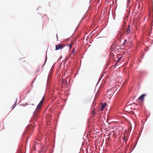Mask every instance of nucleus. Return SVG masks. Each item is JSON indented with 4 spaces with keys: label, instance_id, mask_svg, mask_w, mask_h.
<instances>
[{
    "label": "nucleus",
    "instance_id": "2eb2a0df",
    "mask_svg": "<svg viewBox=\"0 0 153 153\" xmlns=\"http://www.w3.org/2000/svg\"><path fill=\"white\" fill-rule=\"evenodd\" d=\"M126 141H127V140H126L125 141V142H126Z\"/></svg>",
    "mask_w": 153,
    "mask_h": 153
},
{
    "label": "nucleus",
    "instance_id": "423d86ee",
    "mask_svg": "<svg viewBox=\"0 0 153 153\" xmlns=\"http://www.w3.org/2000/svg\"><path fill=\"white\" fill-rule=\"evenodd\" d=\"M115 46L114 45H111V47L110 50L111 51H113L114 50L115 51Z\"/></svg>",
    "mask_w": 153,
    "mask_h": 153
},
{
    "label": "nucleus",
    "instance_id": "4468645a",
    "mask_svg": "<svg viewBox=\"0 0 153 153\" xmlns=\"http://www.w3.org/2000/svg\"><path fill=\"white\" fill-rule=\"evenodd\" d=\"M126 141H127V140H126L125 141V142H126Z\"/></svg>",
    "mask_w": 153,
    "mask_h": 153
},
{
    "label": "nucleus",
    "instance_id": "39448f33",
    "mask_svg": "<svg viewBox=\"0 0 153 153\" xmlns=\"http://www.w3.org/2000/svg\"><path fill=\"white\" fill-rule=\"evenodd\" d=\"M106 103H105L104 104H102L101 106V107H100V110L102 111L106 107Z\"/></svg>",
    "mask_w": 153,
    "mask_h": 153
},
{
    "label": "nucleus",
    "instance_id": "f8f14e48",
    "mask_svg": "<svg viewBox=\"0 0 153 153\" xmlns=\"http://www.w3.org/2000/svg\"><path fill=\"white\" fill-rule=\"evenodd\" d=\"M126 42V40H125L124 41V44H125V43Z\"/></svg>",
    "mask_w": 153,
    "mask_h": 153
},
{
    "label": "nucleus",
    "instance_id": "0eeeda50",
    "mask_svg": "<svg viewBox=\"0 0 153 153\" xmlns=\"http://www.w3.org/2000/svg\"><path fill=\"white\" fill-rule=\"evenodd\" d=\"M133 36H135V35L134 33H131L130 34L129 36V38H130V39L132 38V37Z\"/></svg>",
    "mask_w": 153,
    "mask_h": 153
},
{
    "label": "nucleus",
    "instance_id": "9d476101",
    "mask_svg": "<svg viewBox=\"0 0 153 153\" xmlns=\"http://www.w3.org/2000/svg\"><path fill=\"white\" fill-rule=\"evenodd\" d=\"M96 105V103L94 102H93L92 105V107H94V106H95Z\"/></svg>",
    "mask_w": 153,
    "mask_h": 153
},
{
    "label": "nucleus",
    "instance_id": "7ed1b4c3",
    "mask_svg": "<svg viewBox=\"0 0 153 153\" xmlns=\"http://www.w3.org/2000/svg\"><path fill=\"white\" fill-rule=\"evenodd\" d=\"M132 30V28L131 27V26L130 25H128L126 31L124 32L125 33L127 34H129L131 32V31Z\"/></svg>",
    "mask_w": 153,
    "mask_h": 153
},
{
    "label": "nucleus",
    "instance_id": "ddd939ff",
    "mask_svg": "<svg viewBox=\"0 0 153 153\" xmlns=\"http://www.w3.org/2000/svg\"><path fill=\"white\" fill-rule=\"evenodd\" d=\"M75 49L74 48L73 51V53L75 51Z\"/></svg>",
    "mask_w": 153,
    "mask_h": 153
},
{
    "label": "nucleus",
    "instance_id": "20e7f679",
    "mask_svg": "<svg viewBox=\"0 0 153 153\" xmlns=\"http://www.w3.org/2000/svg\"><path fill=\"white\" fill-rule=\"evenodd\" d=\"M145 94H143L140 96L138 98V99L141 101H143L144 99V97L145 96Z\"/></svg>",
    "mask_w": 153,
    "mask_h": 153
},
{
    "label": "nucleus",
    "instance_id": "6e6552de",
    "mask_svg": "<svg viewBox=\"0 0 153 153\" xmlns=\"http://www.w3.org/2000/svg\"><path fill=\"white\" fill-rule=\"evenodd\" d=\"M118 33H118V36L119 37H121L123 36V34L122 33L120 32H119Z\"/></svg>",
    "mask_w": 153,
    "mask_h": 153
},
{
    "label": "nucleus",
    "instance_id": "dca6fc26",
    "mask_svg": "<svg viewBox=\"0 0 153 153\" xmlns=\"http://www.w3.org/2000/svg\"><path fill=\"white\" fill-rule=\"evenodd\" d=\"M126 141H127V140H126L125 141V142H126Z\"/></svg>",
    "mask_w": 153,
    "mask_h": 153
},
{
    "label": "nucleus",
    "instance_id": "1a4fd4ad",
    "mask_svg": "<svg viewBox=\"0 0 153 153\" xmlns=\"http://www.w3.org/2000/svg\"><path fill=\"white\" fill-rule=\"evenodd\" d=\"M96 113V112H95V109H94L93 111H92L91 112V114H92V115H94Z\"/></svg>",
    "mask_w": 153,
    "mask_h": 153
},
{
    "label": "nucleus",
    "instance_id": "f03ea898",
    "mask_svg": "<svg viewBox=\"0 0 153 153\" xmlns=\"http://www.w3.org/2000/svg\"><path fill=\"white\" fill-rule=\"evenodd\" d=\"M55 47V50L56 51L59 49H62L65 47V45H63L60 44L56 45Z\"/></svg>",
    "mask_w": 153,
    "mask_h": 153
},
{
    "label": "nucleus",
    "instance_id": "9b49d317",
    "mask_svg": "<svg viewBox=\"0 0 153 153\" xmlns=\"http://www.w3.org/2000/svg\"><path fill=\"white\" fill-rule=\"evenodd\" d=\"M72 44H71V45L69 46V47H70V48H71V47H72Z\"/></svg>",
    "mask_w": 153,
    "mask_h": 153
},
{
    "label": "nucleus",
    "instance_id": "f257e3e1",
    "mask_svg": "<svg viewBox=\"0 0 153 153\" xmlns=\"http://www.w3.org/2000/svg\"><path fill=\"white\" fill-rule=\"evenodd\" d=\"M44 101V98H43L42 100L40 101L39 104L37 106L36 108V109L35 111L33 113V118L36 119V118L38 116V115L39 114V110L41 108L42 104Z\"/></svg>",
    "mask_w": 153,
    "mask_h": 153
}]
</instances>
